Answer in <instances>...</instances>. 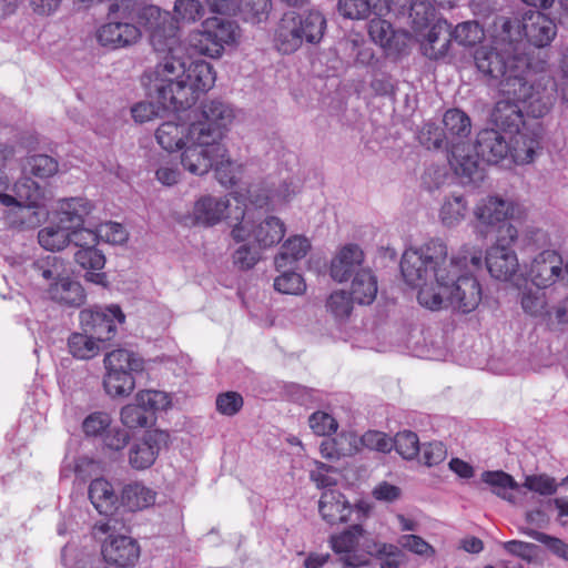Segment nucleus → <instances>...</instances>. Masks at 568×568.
<instances>
[{
    "mask_svg": "<svg viewBox=\"0 0 568 568\" xmlns=\"http://www.w3.org/2000/svg\"><path fill=\"white\" fill-rule=\"evenodd\" d=\"M139 23L150 32V42L158 54L154 68L155 89L164 105H190L196 93L209 91L215 82L212 65L192 60L180 42L178 21L156 6L143 7Z\"/></svg>",
    "mask_w": 568,
    "mask_h": 568,
    "instance_id": "nucleus-1",
    "label": "nucleus"
},
{
    "mask_svg": "<svg viewBox=\"0 0 568 568\" xmlns=\"http://www.w3.org/2000/svg\"><path fill=\"white\" fill-rule=\"evenodd\" d=\"M447 246L434 239L419 248H408L400 260L405 282L418 287L419 304L432 311L453 307L467 314L481 301L479 282L468 272L460 274V257L447 258Z\"/></svg>",
    "mask_w": 568,
    "mask_h": 568,
    "instance_id": "nucleus-2",
    "label": "nucleus"
},
{
    "mask_svg": "<svg viewBox=\"0 0 568 568\" xmlns=\"http://www.w3.org/2000/svg\"><path fill=\"white\" fill-rule=\"evenodd\" d=\"M477 70L487 79L489 85L498 87L500 95L520 97L530 101L534 115L548 113L554 101L556 83L541 77L531 82L526 58L513 53L509 49L480 47L474 53Z\"/></svg>",
    "mask_w": 568,
    "mask_h": 568,
    "instance_id": "nucleus-3",
    "label": "nucleus"
},
{
    "mask_svg": "<svg viewBox=\"0 0 568 568\" xmlns=\"http://www.w3.org/2000/svg\"><path fill=\"white\" fill-rule=\"evenodd\" d=\"M442 124L425 123L418 134L420 144L428 150L446 151L450 166L463 183L481 182L485 169L474 156L468 141L471 132L468 114L460 109H449L444 113Z\"/></svg>",
    "mask_w": 568,
    "mask_h": 568,
    "instance_id": "nucleus-4",
    "label": "nucleus"
},
{
    "mask_svg": "<svg viewBox=\"0 0 568 568\" xmlns=\"http://www.w3.org/2000/svg\"><path fill=\"white\" fill-rule=\"evenodd\" d=\"M27 272L32 280H43L50 284L49 294L53 301L71 307H79L84 303L85 294L81 284L63 276L65 266L61 257L53 254L41 255L27 266Z\"/></svg>",
    "mask_w": 568,
    "mask_h": 568,
    "instance_id": "nucleus-5",
    "label": "nucleus"
},
{
    "mask_svg": "<svg viewBox=\"0 0 568 568\" xmlns=\"http://www.w3.org/2000/svg\"><path fill=\"white\" fill-rule=\"evenodd\" d=\"M189 139L181 154V164L194 175H204L213 169L214 161L224 155L220 131L203 124H190Z\"/></svg>",
    "mask_w": 568,
    "mask_h": 568,
    "instance_id": "nucleus-6",
    "label": "nucleus"
},
{
    "mask_svg": "<svg viewBox=\"0 0 568 568\" xmlns=\"http://www.w3.org/2000/svg\"><path fill=\"white\" fill-rule=\"evenodd\" d=\"M103 386L111 397L129 396L135 387V374L144 369L143 359L135 353L119 348L104 357Z\"/></svg>",
    "mask_w": 568,
    "mask_h": 568,
    "instance_id": "nucleus-7",
    "label": "nucleus"
},
{
    "mask_svg": "<svg viewBox=\"0 0 568 568\" xmlns=\"http://www.w3.org/2000/svg\"><path fill=\"white\" fill-rule=\"evenodd\" d=\"M505 235H497L496 244L486 253V266L491 277L498 281H511L519 271L517 254L510 244L518 237L515 226H507Z\"/></svg>",
    "mask_w": 568,
    "mask_h": 568,
    "instance_id": "nucleus-8",
    "label": "nucleus"
},
{
    "mask_svg": "<svg viewBox=\"0 0 568 568\" xmlns=\"http://www.w3.org/2000/svg\"><path fill=\"white\" fill-rule=\"evenodd\" d=\"M9 190V179L4 172L0 171V205L9 207V224L20 230L38 227L47 217L44 206L42 204L17 202V199L8 193Z\"/></svg>",
    "mask_w": 568,
    "mask_h": 568,
    "instance_id": "nucleus-9",
    "label": "nucleus"
},
{
    "mask_svg": "<svg viewBox=\"0 0 568 568\" xmlns=\"http://www.w3.org/2000/svg\"><path fill=\"white\" fill-rule=\"evenodd\" d=\"M513 212V203L499 196L481 199L474 209L477 232L484 237L494 232H497L498 235H505V229L514 226L507 222Z\"/></svg>",
    "mask_w": 568,
    "mask_h": 568,
    "instance_id": "nucleus-10",
    "label": "nucleus"
},
{
    "mask_svg": "<svg viewBox=\"0 0 568 568\" xmlns=\"http://www.w3.org/2000/svg\"><path fill=\"white\" fill-rule=\"evenodd\" d=\"M124 321L125 315L119 305L95 306L80 312L83 332L101 343L112 339L118 332V326Z\"/></svg>",
    "mask_w": 568,
    "mask_h": 568,
    "instance_id": "nucleus-11",
    "label": "nucleus"
},
{
    "mask_svg": "<svg viewBox=\"0 0 568 568\" xmlns=\"http://www.w3.org/2000/svg\"><path fill=\"white\" fill-rule=\"evenodd\" d=\"M240 37L237 23L230 19L213 17L206 19L201 31V52L212 58L221 57L224 47L233 44Z\"/></svg>",
    "mask_w": 568,
    "mask_h": 568,
    "instance_id": "nucleus-12",
    "label": "nucleus"
},
{
    "mask_svg": "<svg viewBox=\"0 0 568 568\" xmlns=\"http://www.w3.org/2000/svg\"><path fill=\"white\" fill-rule=\"evenodd\" d=\"M513 24L523 31L529 43L537 48H544L554 40L557 34V27L552 19L538 10H528L523 14L521 20H507L503 29L510 36Z\"/></svg>",
    "mask_w": 568,
    "mask_h": 568,
    "instance_id": "nucleus-13",
    "label": "nucleus"
},
{
    "mask_svg": "<svg viewBox=\"0 0 568 568\" xmlns=\"http://www.w3.org/2000/svg\"><path fill=\"white\" fill-rule=\"evenodd\" d=\"M530 101L532 98L521 99L520 97H504L496 102L495 108L491 112V121L497 129L509 133H516L520 131V128L525 124L524 114L538 119L542 118L547 113L540 115H534L530 112Z\"/></svg>",
    "mask_w": 568,
    "mask_h": 568,
    "instance_id": "nucleus-14",
    "label": "nucleus"
},
{
    "mask_svg": "<svg viewBox=\"0 0 568 568\" xmlns=\"http://www.w3.org/2000/svg\"><path fill=\"white\" fill-rule=\"evenodd\" d=\"M361 525H353L342 534L332 537V548L338 556L341 568H359L367 566V555L357 550L358 539L363 535Z\"/></svg>",
    "mask_w": 568,
    "mask_h": 568,
    "instance_id": "nucleus-15",
    "label": "nucleus"
},
{
    "mask_svg": "<svg viewBox=\"0 0 568 568\" xmlns=\"http://www.w3.org/2000/svg\"><path fill=\"white\" fill-rule=\"evenodd\" d=\"M471 150L479 162L498 164L509 156L510 142L498 130L484 129L478 132Z\"/></svg>",
    "mask_w": 568,
    "mask_h": 568,
    "instance_id": "nucleus-16",
    "label": "nucleus"
},
{
    "mask_svg": "<svg viewBox=\"0 0 568 568\" xmlns=\"http://www.w3.org/2000/svg\"><path fill=\"white\" fill-rule=\"evenodd\" d=\"M170 435L164 430H150L146 432L142 440L134 443L129 450V464L134 469L150 468L161 448L166 446Z\"/></svg>",
    "mask_w": 568,
    "mask_h": 568,
    "instance_id": "nucleus-17",
    "label": "nucleus"
},
{
    "mask_svg": "<svg viewBox=\"0 0 568 568\" xmlns=\"http://www.w3.org/2000/svg\"><path fill=\"white\" fill-rule=\"evenodd\" d=\"M562 266V257L556 251L546 250L531 261L528 275L535 286L547 288L560 280Z\"/></svg>",
    "mask_w": 568,
    "mask_h": 568,
    "instance_id": "nucleus-18",
    "label": "nucleus"
},
{
    "mask_svg": "<svg viewBox=\"0 0 568 568\" xmlns=\"http://www.w3.org/2000/svg\"><path fill=\"white\" fill-rule=\"evenodd\" d=\"M101 554L106 564L126 568L134 566L139 560L140 546L131 537L123 535L110 536L102 545Z\"/></svg>",
    "mask_w": 568,
    "mask_h": 568,
    "instance_id": "nucleus-19",
    "label": "nucleus"
},
{
    "mask_svg": "<svg viewBox=\"0 0 568 568\" xmlns=\"http://www.w3.org/2000/svg\"><path fill=\"white\" fill-rule=\"evenodd\" d=\"M365 254L357 244L344 245L331 262V276L334 281L343 283L354 277L357 272L365 270Z\"/></svg>",
    "mask_w": 568,
    "mask_h": 568,
    "instance_id": "nucleus-20",
    "label": "nucleus"
},
{
    "mask_svg": "<svg viewBox=\"0 0 568 568\" xmlns=\"http://www.w3.org/2000/svg\"><path fill=\"white\" fill-rule=\"evenodd\" d=\"M141 37L140 29L128 22H108L97 32V39L102 47L119 49L135 43Z\"/></svg>",
    "mask_w": 568,
    "mask_h": 568,
    "instance_id": "nucleus-21",
    "label": "nucleus"
},
{
    "mask_svg": "<svg viewBox=\"0 0 568 568\" xmlns=\"http://www.w3.org/2000/svg\"><path fill=\"white\" fill-rule=\"evenodd\" d=\"M230 202L225 196H201L193 206L192 219L195 225L213 226L225 217Z\"/></svg>",
    "mask_w": 568,
    "mask_h": 568,
    "instance_id": "nucleus-22",
    "label": "nucleus"
},
{
    "mask_svg": "<svg viewBox=\"0 0 568 568\" xmlns=\"http://www.w3.org/2000/svg\"><path fill=\"white\" fill-rule=\"evenodd\" d=\"M323 519L331 525L346 523L353 511L351 504L338 490H326L318 501Z\"/></svg>",
    "mask_w": 568,
    "mask_h": 568,
    "instance_id": "nucleus-23",
    "label": "nucleus"
},
{
    "mask_svg": "<svg viewBox=\"0 0 568 568\" xmlns=\"http://www.w3.org/2000/svg\"><path fill=\"white\" fill-rule=\"evenodd\" d=\"M452 40L450 24L446 20H438L422 42V52L430 60L442 59L448 53Z\"/></svg>",
    "mask_w": 568,
    "mask_h": 568,
    "instance_id": "nucleus-24",
    "label": "nucleus"
},
{
    "mask_svg": "<svg viewBox=\"0 0 568 568\" xmlns=\"http://www.w3.org/2000/svg\"><path fill=\"white\" fill-rule=\"evenodd\" d=\"M337 10L351 20L368 19L372 14L382 17L389 11V0H338Z\"/></svg>",
    "mask_w": 568,
    "mask_h": 568,
    "instance_id": "nucleus-25",
    "label": "nucleus"
},
{
    "mask_svg": "<svg viewBox=\"0 0 568 568\" xmlns=\"http://www.w3.org/2000/svg\"><path fill=\"white\" fill-rule=\"evenodd\" d=\"M295 19V12L284 13L275 28L274 44L283 54H291L303 44Z\"/></svg>",
    "mask_w": 568,
    "mask_h": 568,
    "instance_id": "nucleus-26",
    "label": "nucleus"
},
{
    "mask_svg": "<svg viewBox=\"0 0 568 568\" xmlns=\"http://www.w3.org/2000/svg\"><path fill=\"white\" fill-rule=\"evenodd\" d=\"M234 116V110L230 104L215 99L202 106L203 120L193 122L192 124H203L209 126L210 130L219 129L222 140L224 130L232 123Z\"/></svg>",
    "mask_w": 568,
    "mask_h": 568,
    "instance_id": "nucleus-27",
    "label": "nucleus"
},
{
    "mask_svg": "<svg viewBox=\"0 0 568 568\" xmlns=\"http://www.w3.org/2000/svg\"><path fill=\"white\" fill-rule=\"evenodd\" d=\"M92 210L90 201L83 197L64 199L60 202L59 223L69 230L84 225Z\"/></svg>",
    "mask_w": 568,
    "mask_h": 568,
    "instance_id": "nucleus-28",
    "label": "nucleus"
},
{
    "mask_svg": "<svg viewBox=\"0 0 568 568\" xmlns=\"http://www.w3.org/2000/svg\"><path fill=\"white\" fill-rule=\"evenodd\" d=\"M89 499L101 515H111L116 509L119 497L104 478H95L89 485Z\"/></svg>",
    "mask_w": 568,
    "mask_h": 568,
    "instance_id": "nucleus-29",
    "label": "nucleus"
},
{
    "mask_svg": "<svg viewBox=\"0 0 568 568\" xmlns=\"http://www.w3.org/2000/svg\"><path fill=\"white\" fill-rule=\"evenodd\" d=\"M189 128L190 124L174 120L163 122L155 132L156 141L169 152L183 149L190 142Z\"/></svg>",
    "mask_w": 568,
    "mask_h": 568,
    "instance_id": "nucleus-30",
    "label": "nucleus"
},
{
    "mask_svg": "<svg viewBox=\"0 0 568 568\" xmlns=\"http://www.w3.org/2000/svg\"><path fill=\"white\" fill-rule=\"evenodd\" d=\"M296 24L302 37V43L317 44L324 37L326 19L317 10H311L301 14L296 13Z\"/></svg>",
    "mask_w": 568,
    "mask_h": 568,
    "instance_id": "nucleus-31",
    "label": "nucleus"
},
{
    "mask_svg": "<svg viewBox=\"0 0 568 568\" xmlns=\"http://www.w3.org/2000/svg\"><path fill=\"white\" fill-rule=\"evenodd\" d=\"M377 277L369 267L361 270L352 277L351 295L361 305H371L377 295Z\"/></svg>",
    "mask_w": 568,
    "mask_h": 568,
    "instance_id": "nucleus-32",
    "label": "nucleus"
},
{
    "mask_svg": "<svg viewBox=\"0 0 568 568\" xmlns=\"http://www.w3.org/2000/svg\"><path fill=\"white\" fill-rule=\"evenodd\" d=\"M368 33L375 43H378L383 48L396 51H400L402 45H404V41L400 42V39L407 37L406 32L395 31L388 21L383 20L379 17L371 20Z\"/></svg>",
    "mask_w": 568,
    "mask_h": 568,
    "instance_id": "nucleus-33",
    "label": "nucleus"
},
{
    "mask_svg": "<svg viewBox=\"0 0 568 568\" xmlns=\"http://www.w3.org/2000/svg\"><path fill=\"white\" fill-rule=\"evenodd\" d=\"M74 260L83 270L88 271L85 274L87 281L95 284L103 283L105 274L95 272L102 270L105 265V256L101 250L97 246L79 248L74 253Z\"/></svg>",
    "mask_w": 568,
    "mask_h": 568,
    "instance_id": "nucleus-34",
    "label": "nucleus"
},
{
    "mask_svg": "<svg viewBox=\"0 0 568 568\" xmlns=\"http://www.w3.org/2000/svg\"><path fill=\"white\" fill-rule=\"evenodd\" d=\"M151 82H152V87L151 88L155 91V99H156V104L158 105H155L153 102H139L135 105H133L132 109H131V113H132V116H133L135 122L143 123V122L152 120L154 116L159 115L160 109L166 110V111H173V112H179V111H182V110H187L192 105L195 104V102L200 98V94L206 92V91L197 92L196 93V98L194 99V102L191 103L190 105H185V106H182V105L181 106L180 105L168 106V105H164V103H162L160 101V99H159V93H158V91L155 89V74H154V70L151 73Z\"/></svg>",
    "mask_w": 568,
    "mask_h": 568,
    "instance_id": "nucleus-35",
    "label": "nucleus"
},
{
    "mask_svg": "<svg viewBox=\"0 0 568 568\" xmlns=\"http://www.w3.org/2000/svg\"><path fill=\"white\" fill-rule=\"evenodd\" d=\"M311 248L310 241L302 235L288 237L282 245L280 253L274 258L277 271L286 268L293 263L306 256Z\"/></svg>",
    "mask_w": 568,
    "mask_h": 568,
    "instance_id": "nucleus-36",
    "label": "nucleus"
},
{
    "mask_svg": "<svg viewBox=\"0 0 568 568\" xmlns=\"http://www.w3.org/2000/svg\"><path fill=\"white\" fill-rule=\"evenodd\" d=\"M156 493L144 486L142 483L134 481L125 485L121 494V503L131 511L142 510L152 506L155 501Z\"/></svg>",
    "mask_w": 568,
    "mask_h": 568,
    "instance_id": "nucleus-37",
    "label": "nucleus"
},
{
    "mask_svg": "<svg viewBox=\"0 0 568 568\" xmlns=\"http://www.w3.org/2000/svg\"><path fill=\"white\" fill-rule=\"evenodd\" d=\"M468 213V202L463 194L453 193L445 196L439 210V220L446 227L459 225Z\"/></svg>",
    "mask_w": 568,
    "mask_h": 568,
    "instance_id": "nucleus-38",
    "label": "nucleus"
},
{
    "mask_svg": "<svg viewBox=\"0 0 568 568\" xmlns=\"http://www.w3.org/2000/svg\"><path fill=\"white\" fill-rule=\"evenodd\" d=\"M252 234L261 247H272L284 237L285 225L276 216H266L253 227Z\"/></svg>",
    "mask_w": 568,
    "mask_h": 568,
    "instance_id": "nucleus-39",
    "label": "nucleus"
},
{
    "mask_svg": "<svg viewBox=\"0 0 568 568\" xmlns=\"http://www.w3.org/2000/svg\"><path fill=\"white\" fill-rule=\"evenodd\" d=\"M320 449L322 456L329 459L352 456L358 452V437L353 433H343L334 439L324 440Z\"/></svg>",
    "mask_w": 568,
    "mask_h": 568,
    "instance_id": "nucleus-40",
    "label": "nucleus"
},
{
    "mask_svg": "<svg viewBox=\"0 0 568 568\" xmlns=\"http://www.w3.org/2000/svg\"><path fill=\"white\" fill-rule=\"evenodd\" d=\"M539 141L535 134H527L523 131L516 132L513 142H510L509 156L516 163H529L534 160Z\"/></svg>",
    "mask_w": 568,
    "mask_h": 568,
    "instance_id": "nucleus-41",
    "label": "nucleus"
},
{
    "mask_svg": "<svg viewBox=\"0 0 568 568\" xmlns=\"http://www.w3.org/2000/svg\"><path fill=\"white\" fill-rule=\"evenodd\" d=\"M481 480L489 485L493 488V493L498 497L510 503L515 501V496L511 491L518 489V484L509 474L503 470H487L481 474Z\"/></svg>",
    "mask_w": 568,
    "mask_h": 568,
    "instance_id": "nucleus-42",
    "label": "nucleus"
},
{
    "mask_svg": "<svg viewBox=\"0 0 568 568\" xmlns=\"http://www.w3.org/2000/svg\"><path fill=\"white\" fill-rule=\"evenodd\" d=\"M39 244L47 251H60L70 244V230L58 222L38 233Z\"/></svg>",
    "mask_w": 568,
    "mask_h": 568,
    "instance_id": "nucleus-43",
    "label": "nucleus"
},
{
    "mask_svg": "<svg viewBox=\"0 0 568 568\" xmlns=\"http://www.w3.org/2000/svg\"><path fill=\"white\" fill-rule=\"evenodd\" d=\"M100 342L90 334L73 333L68 339L70 353L79 359H90L100 353Z\"/></svg>",
    "mask_w": 568,
    "mask_h": 568,
    "instance_id": "nucleus-44",
    "label": "nucleus"
},
{
    "mask_svg": "<svg viewBox=\"0 0 568 568\" xmlns=\"http://www.w3.org/2000/svg\"><path fill=\"white\" fill-rule=\"evenodd\" d=\"M23 172L39 179H47L58 172V161L47 154H33L26 159Z\"/></svg>",
    "mask_w": 568,
    "mask_h": 568,
    "instance_id": "nucleus-45",
    "label": "nucleus"
},
{
    "mask_svg": "<svg viewBox=\"0 0 568 568\" xmlns=\"http://www.w3.org/2000/svg\"><path fill=\"white\" fill-rule=\"evenodd\" d=\"M453 40L463 47H474L485 38L483 27L477 21H464L454 30L450 29Z\"/></svg>",
    "mask_w": 568,
    "mask_h": 568,
    "instance_id": "nucleus-46",
    "label": "nucleus"
},
{
    "mask_svg": "<svg viewBox=\"0 0 568 568\" xmlns=\"http://www.w3.org/2000/svg\"><path fill=\"white\" fill-rule=\"evenodd\" d=\"M523 310L531 316L548 317L551 316V308L548 305L547 293L540 290L527 291L521 296Z\"/></svg>",
    "mask_w": 568,
    "mask_h": 568,
    "instance_id": "nucleus-47",
    "label": "nucleus"
},
{
    "mask_svg": "<svg viewBox=\"0 0 568 568\" xmlns=\"http://www.w3.org/2000/svg\"><path fill=\"white\" fill-rule=\"evenodd\" d=\"M12 191V196L17 199V202L41 204L43 199L42 187L30 176L20 178L14 183Z\"/></svg>",
    "mask_w": 568,
    "mask_h": 568,
    "instance_id": "nucleus-48",
    "label": "nucleus"
},
{
    "mask_svg": "<svg viewBox=\"0 0 568 568\" xmlns=\"http://www.w3.org/2000/svg\"><path fill=\"white\" fill-rule=\"evenodd\" d=\"M271 8V0H241L237 11L241 12L245 21L255 24L268 18Z\"/></svg>",
    "mask_w": 568,
    "mask_h": 568,
    "instance_id": "nucleus-49",
    "label": "nucleus"
},
{
    "mask_svg": "<svg viewBox=\"0 0 568 568\" xmlns=\"http://www.w3.org/2000/svg\"><path fill=\"white\" fill-rule=\"evenodd\" d=\"M121 422L128 428L146 427L153 422L152 414L135 400L121 409Z\"/></svg>",
    "mask_w": 568,
    "mask_h": 568,
    "instance_id": "nucleus-50",
    "label": "nucleus"
},
{
    "mask_svg": "<svg viewBox=\"0 0 568 568\" xmlns=\"http://www.w3.org/2000/svg\"><path fill=\"white\" fill-rule=\"evenodd\" d=\"M395 450L404 459H414L420 450L419 439L416 433L412 430H403L393 438Z\"/></svg>",
    "mask_w": 568,
    "mask_h": 568,
    "instance_id": "nucleus-51",
    "label": "nucleus"
},
{
    "mask_svg": "<svg viewBox=\"0 0 568 568\" xmlns=\"http://www.w3.org/2000/svg\"><path fill=\"white\" fill-rule=\"evenodd\" d=\"M273 285L278 293L290 295H300L306 290V284L302 275L293 271H283V273L274 280Z\"/></svg>",
    "mask_w": 568,
    "mask_h": 568,
    "instance_id": "nucleus-52",
    "label": "nucleus"
},
{
    "mask_svg": "<svg viewBox=\"0 0 568 568\" xmlns=\"http://www.w3.org/2000/svg\"><path fill=\"white\" fill-rule=\"evenodd\" d=\"M354 302L351 293L335 291L328 296L326 308L335 318L344 320L351 315Z\"/></svg>",
    "mask_w": 568,
    "mask_h": 568,
    "instance_id": "nucleus-53",
    "label": "nucleus"
},
{
    "mask_svg": "<svg viewBox=\"0 0 568 568\" xmlns=\"http://www.w3.org/2000/svg\"><path fill=\"white\" fill-rule=\"evenodd\" d=\"M368 555H374L381 560V568H399L402 564V550L390 544H374V549L367 550Z\"/></svg>",
    "mask_w": 568,
    "mask_h": 568,
    "instance_id": "nucleus-54",
    "label": "nucleus"
},
{
    "mask_svg": "<svg viewBox=\"0 0 568 568\" xmlns=\"http://www.w3.org/2000/svg\"><path fill=\"white\" fill-rule=\"evenodd\" d=\"M409 2V18L417 28H424L434 19L435 10L429 0H406Z\"/></svg>",
    "mask_w": 568,
    "mask_h": 568,
    "instance_id": "nucleus-55",
    "label": "nucleus"
},
{
    "mask_svg": "<svg viewBox=\"0 0 568 568\" xmlns=\"http://www.w3.org/2000/svg\"><path fill=\"white\" fill-rule=\"evenodd\" d=\"M111 417L104 412H94L87 416L82 429L88 437H102L111 427Z\"/></svg>",
    "mask_w": 568,
    "mask_h": 568,
    "instance_id": "nucleus-56",
    "label": "nucleus"
},
{
    "mask_svg": "<svg viewBox=\"0 0 568 568\" xmlns=\"http://www.w3.org/2000/svg\"><path fill=\"white\" fill-rule=\"evenodd\" d=\"M244 399L237 392L229 390L216 396L215 408L223 416H234L243 407Z\"/></svg>",
    "mask_w": 568,
    "mask_h": 568,
    "instance_id": "nucleus-57",
    "label": "nucleus"
},
{
    "mask_svg": "<svg viewBox=\"0 0 568 568\" xmlns=\"http://www.w3.org/2000/svg\"><path fill=\"white\" fill-rule=\"evenodd\" d=\"M101 438L105 454L121 452L130 442L129 433L120 427H110Z\"/></svg>",
    "mask_w": 568,
    "mask_h": 568,
    "instance_id": "nucleus-58",
    "label": "nucleus"
},
{
    "mask_svg": "<svg viewBox=\"0 0 568 568\" xmlns=\"http://www.w3.org/2000/svg\"><path fill=\"white\" fill-rule=\"evenodd\" d=\"M524 534L544 544L554 555L568 561V544L564 540L530 528L525 529Z\"/></svg>",
    "mask_w": 568,
    "mask_h": 568,
    "instance_id": "nucleus-59",
    "label": "nucleus"
},
{
    "mask_svg": "<svg viewBox=\"0 0 568 568\" xmlns=\"http://www.w3.org/2000/svg\"><path fill=\"white\" fill-rule=\"evenodd\" d=\"M213 169L217 181L224 186H232L236 183L237 166L231 161L227 150L224 148L223 158L214 161Z\"/></svg>",
    "mask_w": 568,
    "mask_h": 568,
    "instance_id": "nucleus-60",
    "label": "nucleus"
},
{
    "mask_svg": "<svg viewBox=\"0 0 568 568\" xmlns=\"http://www.w3.org/2000/svg\"><path fill=\"white\" fill-rule=\"evenodd\" d=\"M523 486L542 496L554 495L558 487L556 479L547 474L526 476Z\"/></svg>",
    "mask_w": 568,
    "mask_h": 568,
    "instance_id": "nucleus-61",
    "label": "nucleus"
},
{
    "mask_svg": "<svg viewBox=\"0 0 568 568\" xmlns=\"http://www.w3.org/2000/svg\"><path fill=\"white\" fill-rule=\"evenodd\" d=\"M381 453H389L394 448L393 438L378 430H368L358 438V446Z\"/></svg>",
    "mask_w": 568,
    "mask_h": 568,
    "instance_id": "nucleus-62",
    "label": "nucleus"
},
{
    "mask_svg": "<svg viewBox=\"0 0 568 568\" xmlns=\"http://www.w3.org/2000/svg\"><path fill=\"white\" fill-rule=\"evenodd\" d=\"M308 424L314 434L318 436H329L337 430L338 424L336 419L328 413L317 410L310 418Z\"/></svg>",
    "mask_w": 568,
    "mask_h": 568,
    "instance_id": "nucleus-63",
    "label": "nucleus"
},
{
    "mask_svg": "<svg viewBox=\"0 0 568 568\" xmlns=\"http://www.w3.org/2000/svg\"><path fill=\"white\" fill-rule=\"evenodd\" d=\"M135 400L141 403L143 407L154 415L155 410L165 409L170 405L169 397L160 390H142L135 396Z\"/></svg>",
    "mask_w": 568,
    "mask_h": 568,
    "instance_id": "nucleus-64",
    "label": "nucleus"
}]
</instances>
